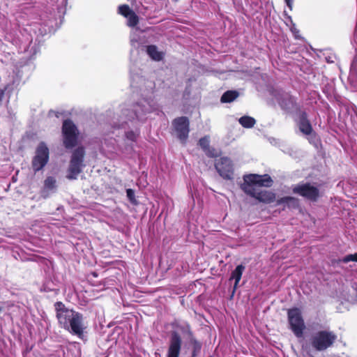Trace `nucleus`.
Wrapping results in <instances>:
<instances>
[{"label":"nucleus","instance_id":"nucleus-1","mask_svg":"<svg viewBox=\"0 0 357 357\" xmlns=\"http://www.w3.org/2000/svg\"><path fill=\"white\" fill-rule=\"evenodd\" d=\"M273 184L271 177L268 174H255L245 175L241 189L248 195L264 203H271L275 200V194L271 191L261 190L260 187H271Z\"/></svg>","mask_w":357,"mask_h":357},{"label":"nucleus","instance_id":"nucleus-2","mask_svg":"<svg viewBox=\"0 0 357 357\" xmlns=\"http://www.w3.org/2000/svg\"><path fill=\"white\" fill-rule=\"evenodd\" d=\"M56 317L59 324L71 333L80 336L84 331V324L82 314L66 308L61 302L55 303Z\"/></svg>","mask_w":357,"mask_h":357},{"label":"nucleus","instance_id":"nucleus-3","mask_svg":"<svg viewBox=\"0 0 357 357\" xmlns=\"http://www.w3.org/2000/svg\"><path fill=\"white\" fill-rule=\"evenodd\" d=\"M156 109L153 100L142 99L133 106L132 112L126 115L129 116V121L132 125L136 124V120L143 121L144 116Z\"/></svg>","mask_w":357,"mask_h":357},{"label":"nucleus","instance_id":"nucleus-4","mask_svg":"<svg viewBox=\"0 0 357 357\" xmlns=\"http://www.w3.org/2000/svg\"><path fill=\"white\" fill-rule=\"evenodd\" d=\"M337 336L331 331H321L314 333L311 337V344L317 351H324L331 347Z\"/></svg>","mask_w":357,"mask_h":357},{"label":"nucleus","instance_id":"nucleus-5","mask_svg":"<svg viewBox=\"0 0 357 357\" xmlns=\"http://www.w3.org/2000/svg\"><path fill=\"white\" fill-rule=\"evenodd\" d=\"M84 151L83 148L77 149L73 153L66 175L68 179H76L84 167L83 163Z\"/></svg>","mask_w":357,"mask_h":357},{"label":"nucleus","instance_id":"nucleus-6","mask_svg":"<svg viewBox=\"0 0 357 357\" xmlns=\"http://www.w3.org/2000/svg\"><path fill=\"white\" fill-rule=\"evenodd\" d=\"M288 319L291 328L298 337L303 336L305 329L304 321L301 316V312L298 308H293L288 311Z\"/></svg>","mask_w":357,"mask_h":357},{"label":"nucleus","instance_id":"nucleus-7","mask_svg":"<svg viewBox=\"0 0 357 357\" xmlns=\"http://www.w3.org/2000/svg\"><path fill=\"white\" fill-rule=\"evenodd\" d=\"M62 132L63 143L66 148H72L75 146L77 141L78 131L75 125L70 120L64 121Z\"/></svg>","mask_w":357,"mask_h":357},{"label":"nucleus","instance_id":"nucleus-8","mask_svg":"<svg viewBox=\"0 0 357 357\" xmlns=\"http://www.w3.org/2000/svg\"><path fill=\"white\" fill-rule=\"evenodd\" d=\"M49 159V150L44 143H40L32 161L33 169L35 172L39 171L47 164Z\"/></svg>","mask_w":357,"mask_h":357},{"label":"nucleus","instance_id":"nucleus-9","mask_svg":"<svg viewBox=\"0 0 357 357\" xmlns=\"http://www.w3.org/2000/svg\"><path fill=\"white\" fill-rule=\"evenodd\" d=\"M292 191L295 194L312 201H315L319 196V190L310 183L296 185L292 188Z\"/></svg>","mask_w":357,"mask_h":357},{"label":"nucleus","instance_id":"nucleus-10","mask_svg":"<svg viewBox=\"0 0 357 357\" xmlns=\"http://www.w3.org/2000/svg\"><path fill=\"white\" fill-rule=\"evenodd\" d=\"M215 167L220 176L225 179H231L233 176V165L229 158L222 157L215 160Z\"/></svg>","mask_w":357,"mask_h":357},{"label":"nucleus","instance_id":"nucleus-11","mask_svg":"<svg viewBox=\"0 0 357 357\" xmlns=\"http://www.w3.org/2000/svg\"><path fill=\"white\" fill-rule=\"evenodd\" d=\"M173 126L178 137L182 142H185L189 133V121L188 118L181 116L174 119Z\"/></svg>","mask_w":357,"mask_h":357},{"label":"nucleus","instance_id":"nucleus-12","mask_svg":"<svg viewBox=\"0 0 357 357\" xmlns=\"http://www.w3.org/2000/svg\"><path fill=\"white\" fill-rule=\"evenodd\" d=\"M181 344L182 340L181 336L178 333L173 332L169 340L167 357H179Z\"/></svg>","mask_w":357,"mask_h":357},{"label":"nucleus","instance_id":"nucleus-13","mask_svg":"<svg viewBox=\"0 0 357 357\" xmlns=\"http://www.w3.org/2000/svg\"><path fill=\"white\" fill-rule=\"evenodd\" d=\"M119 13L128 19V24L130 26H135L138 22V17L135 13L130 10L128 6L122 5L119 7Z\"/></svg>","mask_w":357,"mask_h":357},{"label":"nucleus","instance_id":"nucleus-14","mask_svg":"<svg viewBox=\"0 0 357 357\" xmlns=\"http://www.w3.org/2000/svg\"><path fill=\"white\" fill-rule=\"evenodd\" d=\"M210 144V138L208 136H205L199 139V144L201 148L203 149L206 155L211 158L217 157L219 154V152L211 148L209 146Z\"/></svg>","mask_w":357,"mask_h":357},{"label":"nucleus","instance_id":"nucleus-15","mask_svg":"<svg viewBox=\"0 0 357 357\" xmlns=\"http://www.w3.org/2000/svg\"><path fill=\"white\" fill-rule=\"evenodd\" d=\"M276 204L284 205V207L296 208L298 206V200L292 197H284L278 199Z\"/></svg>","mask_w":357,"mask_h":357},{"label":"nucleus","instance_id":"nucleus-16","mask_svg":"<svg viewBox=\"0 0 357 357\" xmlns=\"http://www.w3.org/2000/svg\"><path fill=\"white\" fill-rule=\"evenodd\" d=\"M244 270L245 266L241 264L237 266L236 268L232 271L230 280H235L234 285V289L237 288Z\"/></svg>","mask_w":357,"mask_h":357},{"label":"nucleus","instance_id":"nucleus-17","mask_svg":"<svg viewBox=\"0 0 357 357\" xmlns=\"http://www.w3.org/2000/svg\"><path fill=\"white\" fill-rule=\"evenodd\" d=\"M56 180L54 177L48 176L44 181V192H54L56 190Z\"/></svg>","mask_w":357,"mask_h":357},{"label":"nucleus","instance_id":"nucleus-18","mask_svg":"<svg viewBox=\"0 0 357 357\" xmlns=\"http://www.w3.org/2000/svg\"><path fill=\"white\" fill-rule=\"evenodd\" d=\"M149 56L155 61H160L163 58V52L158 51L155 45H149L146 49Z\"/></svg>","mask_w":357,"mask_h":357},{"label":"nucleus","instance_id":"nucleus-19","mask_svg":"<svg viewBox=\"0 0 357 357\" xmlns=\"http://www.w3.org/2000/svg\"><path fill=\"white\" fill-rule=\"evenodd\" d=\"M298 127L301 132L305 135L310 134L312 130L310 123L304 116L301 117L300 121L298 123Z\"/></svg>","mask_w":357,"mask_h":357},{"label":"nucleus","instance_id":"nucleus-20","mask_svg":"<svg viewBox=\"0 0 357 357\" xmlns=\"http://www.w3.org/2000/svg\"><path fill=\"white\" fill-rule=\"evenodd\" d=\"M239 123L244 128H250L255 124V120L254 118L244 116L238 119Z\"/></svg>","mask_w":357,"mask_h":357},{"label":"nucleus","instance_id":"nucleus-21","mask_svg":"<svg viewBox=\"0 0 357 357\" xmlns=\"http://www.w3.org/2000/svg\"><path fill=\"white\" fill-rule=\"evenodd\" d=\"M238 96V93L236 91H228L222 95L221 101L222 102H230L235 100Z\"/></svg>","mask_w":357,"mask_h":357},{"label":"nucleus","instance_id":"nucleus-22","mask_svg":"<svg viewBox=\"0 0 357 357\" xmlns=\"http://www.w3.org/2000/svg\"><path fill=\"white\" fill-rule=\"evenodd\" d=\"M125 135L128 140H129L130 142H135V141H136V139L139 135V132H138L137 130H128L126 132Z\"/></svg>","mask_w":357,"mask_h":357},{"label":"nucleus","instance_id":"nucleus-23","mask_svg":"<svg viewBox=\"0 0 357 357\" xmlns=\"http://www.w3.org/2000/svg\"><path fill=\"white\" fill-rule=\"evenodd\" d=\"M342 261L344 263H348L349 261H356L357 262V252L353 255H348L345 256Z\"/></svg>","mask_w":357,"mask_h":357},{"label":"nucleus","instance_id":"nucleus-24","mask_svg":"<svg viewBox=\"0 0 357 357\" xmlns=\"http://www.w3.org/2000/svg\"><path fill=\"white\" fill-rule=\"evenodd\" d=\"M126 194L128 198L130 199L131 202H135V192L132 189H128L126 190Z\"/></svg>","mask_w":357,"mask_h":357},{"label":"nucleus","instance_id":"nucleus-25","mask_svg":"<svg viewBox=\"0 0 357 357\" xmlns=\"http://www.w3.org/2000/svg\"><path fill=\"white\" fill-rule=\"evenodd\" d=\"M353 45H354L355 50L357 51V30H356L354 32Z\"/></svg>","mask_w":357,"mask_h":357},{"label":"nucleus","instance_id":"nucleus-26","mask_svg":"<svg viewBox=\"0 0 357 357\" xmlns=\"http://www.w3.org/2000/svg\"><path fill=\"white\" fill-rule=\"evenodd\" d=\"M291 31L294 33V36H295L296 38H299L298 31L295 28L294 25H293V26L291 28Z\"/></svg>","mask_w":357,"mask_h":357},{"label":"nucleus","instance_id":"nucleus-27","mask_svg":"<svg viewBox=\"0 0 357 357\" xmlns=\"http://www.w3.org/2000/svg\"><path fill=\"white\" fill-rule=\"evenodd\" d=\"M287 6L291 10L294 0H284Z\"/></svg>","mask_w":357,"mask_h":357},{"label":"nucleus","instance_id":"nucleus-28","mask_svg":"<svg viewBox=\"0 0 357 357\" xmlns=\"http://www.w3.org/2000/svg\"><path fill=\"white\" fill-rule=\"evenodd\" d=\"M1 311H2V307H0V312H1Z\"/></svg>","mask_w":357,"mask_h":357}]
</instances>
